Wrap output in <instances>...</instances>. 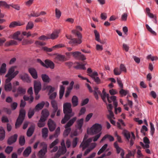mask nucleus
<instances>
[{"label": "nucleus", "mask_w": 158, "mask_h": 158, "mask_svg": "<svg viewBox=\"0 0 158 158\" xmlns=\"http://www.w3.org/2000/svg\"><path fill=\"white\" fill-rule=\"evenodd\" d=\"M63 112L65 115L64 118L61 121V123L64 124L74 115V113L72 112L71 104L70 103L66 102L64 104Z\"/></svg>", "instance_id": "1"}, {"label": "nucleus", "mask_w": 158, "mask_h": 158, "mask_svg": "<svg viewBox=\"0 0 158 158\" xmlns=\"http://www.w3.org/2000/svg\"><path fill=\"white\" fill-rule=\"evenodd\" d=\"M102 126L101 124L96 123L90 128L89 133L91 135H95L102 132Z\"/></svg>", "instance_id": "2"}, {"label": "nucleus", "mask_w": 158, "mask_h": 158, "mask_svg": "<svg viewBox=\"0 0 158 158\" xmlns=\"http://www.w3.org/2000/svg\"><path fill=\"white\" fill-rule=\"evenodd\" d=\"M77 119L76 117H73L72 119H70L65 125L64 127L65 128V130L64 131L63 133L64 136L66 137L68 136L71 131V129L70 127L72 125L74 122L76 121Z\"/></svg>", "instance_id": "3"}, {"label": "nucleus", "mask_w": 158, "mask_h": 158, "mask_svg": "<svg viewBox=\"0 0 158 158\" xmlns=\"http://www.w3.org/2000/svg\"><path fill=\"white\" fill-rule=\"evenodd\" d=\"M26 112L25 110L22 109L20 110L19 114L15 123V127H19L22 123L25 116Z\"/></svg>", "instance_id": "4"}, {"label": "nucleus", "mask_w": 158, "mask_h": 158, "mask_svg": "<svg viewBox=\"0 0 158 158\" xmlns=\"http://www.w3.org/2000/svg\"><path fill=\"white\" fill-rule=\"evenodd\" d=\"M40 146L42 147L38 152V155L39 158H46L44 156L47 152V145L45 143L43 142L40 143Z\"/></svg>", "instance_id": "5"}, {"label": "nucleus", "mask_w": 158, "mask_h": 158, "mask_svg": "<svg viewBox=\"0 0 158 158\" xmlns=\"http://www.w3.org/2000/svg\"><path fill=\"white\" fill-rule=\"evenodd\" d=\"M87 135H85L83 140L80 146V147L82 148L83 150L89 147L90 143L92 141V138H90L87 139Z\"/></svg>", "instance_id": "6"}, {"label": "nucleus", "mask_w": 158, "mask_h": 158, "mask_svg": "<svg viewBox=\"0 0 158 158\" xmlns=\"http://www.w3.org/2000/svg\"><path fill=\"white\" fill-rule=\"evenodd\" d=\"M15 67H11L9 69L8 73L5 75V77H7V78L11 79L13 78L19 73L18 71H16L14 72Z\"/></svg>", "instance_id": "7"}, {"label": "nucleus", "mask_w": 158, "mask_h": 158, "mask_svg": "<svg viewBox=\"0 0 158 158\" xmlns=\"http://www.w3.org/2000/svg\"><path fill=\"white\" fill-rule=\"evenodd\" d=\"M41 89V85L40 82L35 81L34 82V89L35 94H37Z\"/></svg>", "instance_id": "8"}, {"label": "nucleus", "mask_w": 158, "mask_h": 158, "mask_svg": "<svg viewBox=\"0 0 158 158\" xmlns=\"http://www.w3.org/2000/svg\"><path fill=\"white\" fill-rule=\"evenodd\" d=\"M11 80L9 78H7L6 80L4 89L6 91H10L12 89V85L10 82Z\"/></svg>", "instance_id": "9"}, {"label": "nucleus", "mask_w": 158, "mask_h": 158, "mask_svg": "<svg viewBox=\"0 0 158 158\" xmlns=\"http://www.w3.org/2000/svg\"><path fill=\"white\" fill-rule=\"evenodd\" d=\"M89 75L94 80L97 84H99L101 83L100 79L99 77H97L98 74L97 72H94L91 74H89Z\"/></svg>", "instance_id": "10"}, {"label": "nucleus", "mask_w": 158, "mask_h": 158, "mask_svg": "<svg viewBox=\"0 0 158 158\" xmlns=\"http://www.w3.org/2000/svg\"><path fill=\"white\" fill-rule=\"evenodd\" d=\"M67 151L66 147H60L57 153L55 154L54 157L58 158L61 155L65 154Z\"/></svg>", "instance_id": "11"}, {"label": "nucleus", "mask_w": 158, "mask_h": 158, "mask_svg": "<svg viewBox=\"0 0 158 158\" xmlns=\"http://www.w3.org/2000/svg\"><path fill=\"white\" fill-rule=\"evenodd\" d=\"M143 142L145 144H144L143 142H140V145L144 149L148 148H149V144L150 143L149 139L147 137H145L143 139Z\"/></svg>", "instance_id": "12"}, {"label": "nucleus", "mask_w": 158, "mask_h": 158, "mask_svg": "<svg viewBox=\"0 0 158 158\" xmlns=\"http://www.w3.org/2000/svg\"><path fill=\"white\" fill-rule=\"evenodd\" d=\"M114 148H116L117 153L118 154L120 152H121L120 156H124V150L121 148L119 147L117 142H115L114 143Z\"/></svg>", "instance_id": "13"}, {"label": "nucleus", "mask_w": 158, "mask_h": 158, "mask_svg": "<svg viewBox=\"0 0 158 158\" xmlns=\"http://www.w3.org/2000/svg\"><path fill=\"white\" fill-rule=\"evenodd\" d=\"M48 125L49 130L51 131H53L56 128V123L51 119L48 120Z\"/></svg>", "instance_id": "14"}, {"label": "nucleus", "mask_w": 158, "mask_h": 158, "mask_svg": "<svg viewBox=\"0 0 158 158\" xmlns=\"http://www.w3.org/2000/svg\"><path fill=\"white\" fill-rule=\"evenodd\" d=\"M26 92L25 89L21 87H19L17 90V94H15V97H17L19 96H22Z\"/></svg>", "instance_id": "15"}, {"label": "nucleus", "mask_w": 158, "mask_h": 158, "mask_svg": "<svg viewBox=\"0 0 158 158\" xmlns=\"http://www.w3.org/2000/svg\"><path fill=\"white\" fill-rule=\"evenodd\" d=\"M60 29H58L49 35V39L54 40L57 38L58 36V34L60 32Z\"/></svg>", "instance_id": "16"}, {"label": "nucleus", "mask_w": 158, "mask_h": 158, "mask_svg": "<svg viewBox=\"0 0 158 158\" xmlns=\"http://www.w3.org/2000/svg\"><path fill=\"white\" fill-rule=\"evenodd\" d=\"M25 24L24 22H21L19 21H13L10 23L9 25L10 28H14L17 26H21Z\"/></svg>", "instance_id": "17"}, {"label": "nucleus", "mask_w": 158, "mask_h": 158, "mask_svg": "<svg viewBox=\"0 0 158 158\" xmlns=\"http://www.w3.org/2000/svg\"><path fill=\"white\" fill-rule=\"evenodd\" d=\"M45 63L44 65L43 66L46 68H49L51 69H54V64L52 61L48 60H46L45 61Z\"/></svg>", "instance_id": "18"}, {"label": "nucleus", "mask_w": 158, "mask_h": 158, "mask_svg": "<svg viewBox=\"0 0 158 158\" xmlns=\"http://www.w3.org/2000/svg\"><path fill=\"white\" fill-rule=\"evenodd\" d=\"M28 71L34 78L36 79L37 78V72L35 69L32 68H30L28 69Z\"/></svg>", "instance_id": "19"}, {"label": "nucleus", "mask_w": 158, "mask_h": 158, "mask_svg": "<svg viewBox=\"0 0 158 158\" xmlns=\"http://www.w3.org/2000/svg\"><path fill=\"white\" fill-rule=\"evenodd\" d=\"M17 135L15 134L9 138L7 141L8 144L11 145L15 142L17 140Z\"/></svg>", "instance_id": "20"}, {"label": "nucleus", "mask_w": 158, "mask_h": 158, "mask_svg": "<svg viewBox=\"0 0 158 158\" xmlns=\"http://www.w3.org/2000/svg\"><path fill=\"white\" fill-rule=\"evenodd\" d=\"M20 77L24 82L28 83L31 82L30 77L28 76V74L27 73H25L23 75H21Z\"/></svg>", "instance_id": "21"}, {"label": "nucleus", "mask_w": 158, "mask_h": 158, "mask_svg": "<svg viewBox=\"0 0 158 158\" xmlns=\"http://www.w3.org/2000/svg\"><path fill=\"white\" fill-rule=\"evenodd\" d=\"M82 42V41L80 39H77L76 38H73L69 42V44H73L76 45L80 44Z\"/></svg>", "instance_id": "22"}, {"label": "nucleus", "mask_w": 158, "mask_h": 158, "mask_svg": "<svg viewBox=\"0 0 158 158\" xmlns=\"http://www.w3.org/2000/svg\"><path fill=\"white\" fill-rule=\"evenodd\" d=\"M42 116L41 118H42L46 120L47 117L49 115V112L47 110H43L41 113Z\"/></svg>", "instance_id": "23"}, {"label": "nucleus", "mask_w": 158, "mask_h": 158, "mask_svg": "<svg viewBox=\"0 0 158 158\" xmlns=\"http://www.w3.org/2000/svg\"><path fill=\"white\" fill-rule=\"evenodd\" d=\"M100 94L101 95V97L103 101L105 102H106V98L107 99V97H108L109 94H107L106 93L105 89H103V91H102V94L101 93V94Z\"/></svg>", "instance_id": "24"}, {"label": "nucleus", "mask_w": 158, "mask_h": 158, "mask_svg": "<svg viewBox=\"0 0 158 158\" xmlns=\"http://www.w3.org/2000/svg\"><path fill=\"white\" fill-rule=\"evenodd\" d=\"M75 63L77 64V66H75L74 67V68L76 69H81L83 70H85L86 69V68L85 67V65L86 64H82L78 62H76Z\"/></svg>", "instance_id": "25"}, {"label": "nucleus", "mask_w": 158, "mask_h": 158, "mask_svg": "<svg viewBox=\"0 0 158 158\" xmlns=\"http://www.w3.org/2000/svg\"><path fill=\"white\" fill-rule=\"evenodd\" d=\"M31 152V148L30 146L28 147L24 151L23 155L25 157L28 156Z\"/></svg>", "instance_id": "26"}, {"label": "nucleus", "mask_w": 158, "mask_h": 158, "mask_svg": "<svg viewBox=\"0 0 158 158\" xmlns=\"http://www.w3.org/2000/svg\"><path fill=\"white\" fill-rule=\"evenodd\" d=\"M107 138H108L110 141H113L114 140V137L112 136L109 135H106L102 138L100 142L102 143Z\"/></svg>", "instance_id": "27"}, {"label": "nucleus", "mask_w": 158, "mask_h": 158, "mask_svg": "<svg viewBox=\"0 0 158 158\" xmlns=\"http://www.w3.org/2000/svg\"><path fill=\"white\" fill-rule=\"evenodd\" d=\"M35 127L34 126L30 127L27 131V135L28 137L31 136L33 134L34 130Z\"/></svg>", "instance_id": "28"}, {"label": "nucleus", "mask_w": 158, "mask_h": 158, "mask_svg": "<svg viewBox=\"0 0 158 158\" xmlns=\"http://www.w3.org/2000/svg\"><path fill=\"white\" fill-rule=\"evenodd\" d=\"M20 33L21 32L20 31H17L13 34L12 36V38L14 39L17 40L19 41H21L22 40L23 38H19V36L20 34Z\"/></svg>", "instance_id": "29"}, {"label": "nucleus", "mask_w": 158, "mask_h": 158, "mask_svg": "<svg viewBox=\"0 0 158 158\" xmlns=\"http://www.w3.org/2000/svg\"><path fill=\"white\" fill-rule=\"evenodd\" d=\"M60 128L59 127H58L55 131V134L53 135L50 136L49 139H52L53 137H57L58 136V135L60 134Z\"/></svg>", "instance_id": "30"}, {"label": "nucleus", "mask_w": 158, "mask_h": 158, "mask_svg": "<svg viewBox=\"0 0 158 158\" xmlns=\"http://www.w3.org/2000/svg\"><path fill=\"white\" fill-rule=\"evenodd\" d=\"M5 131L2 127H0V140H3L5 137Z\"/></svg>", "instance_id": "31"}, {"label": "nucleus", "mask_w": 158, "mask_h": 158, "mask_svg": "<svg viewBox=\"0 0 158 158\" xmlns=\"http://www.w3.org/2000/svg\"><path fill=\"white\" fill-rule=\"evenodd\" d=\"M41 76L42 80L44 82L48 83L50 81V79L48 76L46 74H42Z\"/></svg>", "instance_id": "32"}, {"label": "nucleus", "mask_w": 158, "mask_h": 158, "mask_svg": "<svg viewBox=\"0 0 158 158\" xmlns=\"http://www.w3.org/2000/svg\"><path fill=\"white\" fill-rule=\"evenodd\" d=\"M65 90V87L63 85L60 86V89L59 91V98L61 99L64 94Z\"/></svg>", "instance_id": "33"}, {"label": "nucleus", "mask_w": 158, "mask_h": 158, "mask_svg": "<svg viewBox=\"0 0 158 158\" xmlns=\"http://www.w3.org/2000/svg\"><path fill=\"white\" fill-rule=\"evenodd\" d=\"M6 64L5 63H3L2 64L0 69V75H2L4 74L6 71Z\"/></svg>", "instance_id": "34"}, {"label": "nucleus", "mask_w": 158, "mask_h": 158, "mask_svg": "<svg viewBox=\"0 0 158 158\" xmlns=\"http://www.w3.org/2000/svg\"><path fill=\"white\" fill-rule=\"evenodd\" d=\"M72 102L73 106H77L78 104V99L77 97L76 96H73L72 99Z\"/></svg>", "instance_id": "35"}, {"label": "nucleus", "mask_w": 158, "mask_h": 158, "mask_svg": "<svg viewBox=\"0 0 158 158\" xmlns=\"http://www.w3.org/2000/svg\"><path fill=\"white\" fill-rule=\"evenodd\" d=\"M123 134L127 139L129 141L131 137L130 132L126 130H124L123 131Z\"/></svg>", "instance_id": "36"}, {"label": "nucleus", "mask_w": 158, "mask_h": 158, "mask_svg": "<svg viewBox=\"0 0 158 158\" xmlns=\"http://www.w3.org/2000/svg\"><path fill=\"white\" fill-rule=\"evenodd\" d=\"M42 135L43 137L46 138L48 136V130L47 128H44L42 129Z\"/></svg>", "instance_id": "37"}, {"label": "nucleus", "mask_w": 158, "mask_h": 158, "mask_svg": "<svg viewBox=\"0 0 158 158\" xmlns=\"http://www.w3.org/2000/svg\"><path fill=\"white\" fill-rule=\"evenodd\" d=\"M47 89L49 90V92L48 93H53L55 89V88L54 87H52L51 85H48L45 88L43 89V90H44L45 89Z\"/></svg>", "instance_id": "38"}, {"label": "nucleus", "mask_w": 158, "mask_h": 158, "mask_svg": "<svg viewBox=\"0 0 158 158\" xmlns=\"http://www.w3.org/2000/svg\"><path fill=\"white\" fill-rule=\"evenodd\" d=\"M45 103L44 102H41L38 103L37 104L35 108V109L36 110H40L42 109L44 107Z\"/></svg>", "instance_id": "39"}, {"label": "nucleus", "mask_w": 158, "mask_h": 158, "mask_svg": "<svg viewBox=\"0 0 158 158\" xmlns=\"http://www.w3.org/2000/svg\"><path fill=\"white\" fill-rule=\"evenodd\" d=\"M46 120L42 118H40L38 123V126L40 127H42L45 125V122Z\"/></svg>", "instance_id": "40"}, {"label": "nucleus", "mask_w": 158, "mask_h": 158, "mask_svg": "<svg viewBox=\"0 0 158 158\" xmlns=\"http://www.w3.org/2000/svg\"><path fill=\"white\" fill-rule=\"evenodd\" d=\"M84 119L83 118H81L78 119L77 121V128L80 129H81L83 123Z\"/></svg>", "instance_id": "41"}, {"label": "nucleus", "mask_w": 158, "mask_h": 158, "mask_svg": "<svg viewBox=\"0 0 158 158\" xmlns=\"http://www.w3.org/2000/svg\"><path fill=\"white\" fill-rule=\"evenodd\" d=\"M146 27L148 30L152 35L156 36V32L154 31L152 28H151L148 24H146Z\"/></svg>", "instance_id": "42"}, {"label": "nucleus", "mask_w": 158, "mask_h": 158, "mask_svg": "<svg viewBox=\"0 0 158 158\" xmlns=\"http://www.w3.org/2000/svg\"><path fill=\"white\" fill-rule=\"evenodd\" d=\"M51 104L52 107L53 108V110H57L58 106L57 102L55 100H52L51 101Z\"/></svg>", "instance_id": "43"}, {"label": "nucleus", "mask_w": 158, "mask_h": 158, "mask_svg": "<svg viewBox=\"0 0 158 158\" xmlns=\"http://www.w3.org/2000/svg\"><path fill=\"white\" fill-rule=\"evenodd\" d=\"M148 15L150 18L154 19V22L156 24H157V17L156 15H154L153 14L150 13L148 14Z\"/></svg>", "instance_id": "44"}, {"label": "nucleus", "mask_w": 158, "mask_h": 158, "mask_svg": "<svg viewBox=\"0 0 158 158\" xmlns=\"http://www.w3.org/2000/svg\"><path fill=\"white\" fill-rule=\"evenodd\" d=\"M33 43V41L31 40L24 39L22 41L23 45H26L31 44Z\"/></svg>", "instance_id": "45"}, {"label": "nucleus", "mask_w": 158, "mask_h": 158, "mask_svg": "<svg viewBox=\"0 0 158 158\" xmlns=\"http://www.w3.org/2000/svg\"><path fill=\"white\" fill-rule=\"evenodd\" d=\"M34 27V24L32 22L30 21L29 22L26 26V29L28 30L29 29H32Z\"/></svg>", "instance_id": "46"}, {"label": "nucleus", "mask_w": 158, "mask_h": 158, "mask_svg": "<svg viewBox=\"0 0 158 158\" xmlns=\"http://www.w3.org/2000/svg\"><path fill=\"white\" fill-rule=\"evenodd\" d=\"M28 16L30 18L31 17H38L39 16V13L34 11H32L31 12L30 14L28 15Z\"/></svg>", "instance_id": "47"}, {"label": "nucleus", "mask_w": 158, "mask_h": 158, "mask_svg": "<svg viewBox=\"0 0 158 158\" xmlns=\"http://www.w3.org/2000/svg\"><path fill=\"white\" fill-rule=\"evenodd\" d=\"M25 137L24 136H21L19 138V144L23 146L24 145L25 143Z\"/></svg>", "instance_id": "48"}, {"label": "nucleus", "mask_w": 158, "mask_h": 158, "mask_svg": "<svg viewBox=\"0 0 158 158\" xmlns=\"http://www.w3.org/2000/svg\"><path fill=\"white\" fill-rule=\"evenodd\" d=\"M108 145L107 144H105L102 148L99 150L98 152V155H100L107 148Z\"/></svg>", "instance_id": "49"}, {"label": "nucleus", "mask_w": 158, "mask_h": 158, "mask_svg": "<svg viewBox=\"0 0 158 158\" xmlns=\"http://www.w3.org/2000/svg\"><path fill=\"white\" fill-rule=\"evenodd\" d=\"M61 13L60 11L58 9L56 8L55 9V15L56 18L59 19L61 16Z\"/></svg>", "instance_id": "50"}, {"label": "nucleus", "mask_w": 158, "mask_h": 158, "mask_svg": "<svg viewBox=\"0 0 158 158\" xmlns=\"http://www.w3.org/2000/svg\"><path fill=\"white\" fill-rule=\"evenodd\" d=\"M94 32L95 34V40L98 42H100V35L99 33L96 30H94Z\"/></svg>", "instance_id": "51"}, {"label": "nucleus", "mask_w": 158, "mask_h": 158, "mask_svg": "<svg viewBox=\"0 0 158 158\" xmlns=\"http://www.w3.org/2000/svg\"><path fill=\"white\" fill-rule=\"evenodd\" d=\"M56 58L60 61L65 60V58L64 56L62 55H58L56 57Z\"/></svg>", "instance_id": "52"}, {"label": "nucleus", "mask_w": 158, "mask_h": 158, "mask_svg": "<svg viewBox=\"0 0 158 158\" xmlns=\"http://www.w3.org/2000/svg\"><path fill=\"white\" fill-rule=\"evenodd\" d=\"M0 6H4L8 9L10 8L9 5L6 2L4 1H0Z\"/></svg>", "instance_id": "53"}, {"label": "nucleus", "mask_w": 158, "mask_h": 158, "mask_svg": "<svg viewBox=\"0 0 158 158\" xmlns=\"http://www.w3.org/2000/svg\"><path fill=\"white\" fill-rule=\"evenodd\" d=\"M116 99V97L114 96H112L111 97H110L109 95L107 97V100L108 102L109 103H110L112 101L113 102Z\"/></svg>", "instance_id": "54"}, {"label": "nucleus", "mask_w": 158, "mask_h": 158, "mask_svg": "<svg viewBox=\"0 0 158 158\" xmlns=\"http://www.w3.org/2000/svg\"><path fill=\"white\" fill-rule=\"evenodd\" d=\"M78 141V139L76 137L74 138L72 141V146L73 148H75L77 145Z\"/></svg>", "instance_id": "55"}, {"label": "nucleus", "mask_w": 158, "mask_h": 158, "mask_svg": "<svg viewBox=\"0 0 158 158\" xmlns=\"http://www.w3.org/2000/svg\"><path fill=\"white\" fill-rule=\"evenodd\" d=\"M128 93V91L124 90L123 89V88H122L119 91V94H121L122 96H126Z\"/></svg>", "instance_id": "56"}, {"label": "nucleus", "mask_w": 158, "mask_h": 158, "mask_svg": "<svg viewBox=\"0 0 158 158\" xmlns=\"http://www.w3.org/2000/svg\"><path fill=\"white\" fill-rule=\"evenodd\" d=\"M72 53L74 57L75 58H78L79 57L80 55L81 54V52L79 51H75L72 52Z\"/></svg>", "instance_id": "57"}, {"label": "nucleus", "mask_w": 158, "mask_h": 158, "mask_svg": "<svg viewBox=\"0 0 158 158\" xmlns=\"http://www.w3.org/2000/svg\"><path fill=\"white\" fill-rule=\"evenodd\" d=\"M59 141L58 139H56L53 142H52L50 145L49 148H53L54 147H55V145L58 144Z\"/></svg>", "instance_id": "58"}, {"label": "nucleus", "mask_w": 158, "mask_h": 158, "mask_svg": "<svg viewBox=\"0 0 158 158\" xmlns=\"http://www.w3.org/2000/svg\"><path fill=\"white\" fill-rule=\"evenodd\" d=\"M150 133L151 134L152 136H153V134L155 132V128L154 127V126L152 123L151 122L150 123Z\"/></svg>", "instance_id": "59"}, {"label": "nucleus", "mask_w": 158, "mask_h": 158, "mask_svg": "<svg viewBox=\"0 0 158 158\" xmlns=\"http://www.w3.org/2000/svg\"><path fill=\"white\" fill-rule=\"evenodd\" d=\"M48 95L49 96V98L51 99H53L55 98L57 95V93L54 92L51 93H48Z\"/></svg>", "instance_id": "60"}, {"label": "nucleus", "mask_w": 158, "mask_h": 158, "mask_svg": "<svg viewBox=\"0 0 158 158\" xmlns=\"http://www.w3.org/2000/svg\"><path fill=\"white\" fill-rule=\"evenodd\" d=\"M9 5L10 6H11L12 8L17 10H19L20 9V6L18 4H11Z\"/></svg>", "instance_id": "61"}, {"label": "nucleus", "mask_w": 158, "mask_h": 158, "mask_svg": "<svg viewBox=\"0 0 158 158\" xmlns=\"http://www.w3.org/2000/svg\"><path fill=\"white\" fill-rule=\"evenodd\" d=\"M114 74L115 75H120L122 72L120 69L118 68H115L114 70Z\"/></svg>", "instance_id": "62"}, {"label": "nucleus", "mask_w": 158, "mask_h": 158, "mask_svg": "<svg viewBox=\"0 0 158 158\" xmlns=\"http://www.w3.org/2000/svg\"><path fill=\"white\" fill-rule=\"evenodd\" d=\"M102 134V133H100L99 134H97L96 135L92 138V140H93V141L94 142L97 141L101 136Z\"/></svg>", "instance_id": "63"}, {"label": "nucleus", "mask_w": 158, "mask_h": 158, "mask_svg": "<svg viewBox=\"0 0 158 158\" xmlns=\"http://www.w3.org/2000/svg\"><path fill=\"white\" fill-rule=\"evenodd\" d=\"M34 110L30 109L28 112V117L29 118H31L34 114Z\"/></svg>", "instance_id": "64"}]
</instances>
